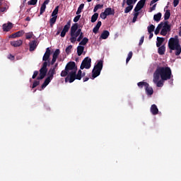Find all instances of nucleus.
I'll return each instance as SVG.
<instances>
[{
    "mask_svg": "<svg viewBox=\"0 0 181 181\" xmlns=\"http://www.w3.org/2000/svg\"><path fill=\"white\" fill-rule=\"evenodd\" d=\"M69 30V35L72 36V40H75V38L78 37L81 32V29L78 28V24L74 23L71 25V21H68L66 24L64 25V28L59 27L57 28V35H61V37H64L65 35Z\"/></svg>",
    "mask_w": 181,
    "mask_h": 181,
    "instance_id": "nucleus-1",
    "label": "nucleus"
},
{
    "mask_svg": "<svg viewBox=\"0 0 181 181\" xmlns=\"http://www.w3.org/2000/svg\"><path fill=\"white\" fill-rule=\"evenodd\" d=\"M172 74L170 67H158L153 73V79H162L168 81L171 79Z\"/></svg>",
    "mask_w": 181,
    "mask_h": 181,
    "instance_id": "nucleus-2",
    "label": "nucleus"
},
{
    "mask_svg": "<svg viewBox=\"0 0 181 181\" xmlns=\"http://www.w3.org/2000/svg\"><path fill=\"white\" fill-rule=\"evenodd\" d=\"M38 72L40 73L41 72L40 70H39ZM47 74V77L46 78V79H45V81L42 84V89H45V88H46V86L49 85V83H50V81L53 79V76L57 74V71L55 68H50L49 69V71H47V66H46V72L44 74H42V73H40V76L37 77V81L43 80V78H45Z\"/></svg>",
    "mask_w": 181,
    "mask_h": 181,
    "instance_id": "nucleus-3",
    "label": "nucleus"
},
{
    "mask_svg": "<svg viewBox=\"0 0 181 181\" xmlns=\"http://www.w3.org/2000/svg\"><path fill=\"white\" fill-rule=\"evenodd\" d=\"M168 49H170V53H173V51H174L175 56H179L181 54V45H180V41L177 36L170 38V40H168Z\"/></svg>",
    "mask_w": 181,
    "mask_h": 181,
    "instance_id": "nucleus-4",
    "label": "nucleus"
},
{
    "mask_svg": "<svg viewBox=\"0 0 181 181\" xmlns=\"http://www.w3.org/2000/svg\"><path fill=\"white\" fill-rule=\"evenodd\" d=\"M86 76L85 72H82L81 70L77 71H71L70 72H68L66 74V76H65V82H68L69 83H74L76 80H81V78L84 77Z\"/></svg>",
    "mask_w": 181,
    "mask_h": 181,
    "instance_id": "nucleus-5",
    "label": "nucleus"
},
{
    "mask_svg": "<svg viewBox=\"0 0 181 181\" xmlns=\"http://www.w3.org/2000/svg\"><path fill=\"white\" fill-rule=\"evenodd\" d=\"M50 49L49 48H46V52H45V54L43 55L42 61L43 63L42 64V67L40 68V72L42 74H45L46 72V67L49 66L50 65Z\"/></svg>",
    "mask_w": 181,
    "mask_h": 181,
    "instance_id": "nucleus-6",
    "label": "nucleus"
},
{
    "mask_svg": "<svg viewBox=\"0 0 181 181\" xmlns=\"http://www.w3.org/2000/svg\"><path fill=\"white\" fill-rule=\"evenodd\" d=\"M71 71H77V66H76V62H69L65 66V69L61 71V77L66 76L68 73Z\"/></svg>",
    "mask_w": 181,
    "mask_h": 181,
    "instance_id": "nucleus-7",
    "label": "nucleus"
},
{
    "mask_svg": "<svg viewBox=\"0 0 181 181\" xmlns=\"http://www.w3.org/2000/svg\"><path fill=\"white\" fill-rule=\"evenodd\" d=\"M137 86L140 89L144 87V91H146V95L148 96H152V95H153V88H152L147 82L140 81L137 83Z\"/></svg>",
    "mask_w": 181,
    "mask_h": 181,
    "instance_id": "nucleus-8",
    "label": "nucleus"
},
{
    "mask_svg": "<svg viewBox=\"0 0 181 181\" xmlns=\"http://www.w3.org/2000/svg\"><path fill=\"white\" fill-rule=\"evenodd\" d=\"M103 67V61H99L93 67V70L92 71V77L93 78H96V77L100 75V71Z\"/></svg>",
    "mask_w": 181,
    "mask_h": 181,
    "instance_id": "nucleus-9",
    "label": "nucleus"
},
{
    "mask_svg": "<svg viewBox=\"0 0 181 181\" xmlns=\"http://www.w3.org/2000/svg\"><path fill=\"white\" fill-rule=\"evenodd\" d=\"M92 59L88 57L84 58L83 62H81V65H80V69L83 70L84 69H89L91 67Z\"/></svg>",
    "mask_w": 181,
    "mask_h": 181,
    "instance_id": "nucleus-10",
    "label": "nucleus"
},
{
    "mask_svg": "<svg viewBox=\"0 0 181 181\" xmlns=\"http://www.w3.org/2000/svg\"><path fill=\"white\" fill-rule=\"evenodd\" d=\"M137 2V0H127V7H125V9H124V13H129V12L133 10V4H136Z\"/></svg>",
    "mask_w": 181,
    "mask_h": 181,
    "instance_id": "nucleus-11",
    "label": "nucleus"
},
{
    "mask_svg": "<svg viewBox=\"0 0 181 181\" xmlns=\"http://www.w3.org/2000/svg\"><path fill=\"white\" fill-rule=\"evenodd\" d=\"M146 2V0H140L139 2H137V4L136 5V7H134V12H139L141 8H143V6H144V4Z\"/></svg>",
    "mask_w": 181,
    "mask_h": 181,
    "instance_id": "nucleus-12",
    "label": "nucleus"
},
{
    "mask_svg": "<svg viewBox=\"0 0 181 181\" xmlns=\"http://www.w3.org/2000/svg\"><path fill=\"white\" fill-rule=\"evenodd\" d=\"M61 53V51H59V49H57L55 52H54V54H52V61H50V65L55 64V62H57V59H58V56H59V54Z\"/></svg>",
    "mask_w": 181,
    "mask_h": 181,
    "instance_id": "nucleus-13",
    "label": "nucleus"
},
{
    "mask_svg": "<svg viewBox=\"0 0 181 181\" xmlns=\"http://www.w3.org/2000/svg\"><path fill=\"white\" fill-rule=\"evenodd\" d=\"M28 45L30 47L29 51L33 52L36 49V47H37V42L36 40H33L28 43Z\"/></svg>",
    "mask_w": 181,
    "mask_h": 181,
    "instance_id": "nucleus-14",
    "label": "nucleus"
},
{
    "mask_svg": "<svg viewBox=\"0 0 181 181\" xmlns=\"http://www.w3.org/2000/svg\"><path fill=\"white\" fill-rule=\"evenodd\" d=\"M71 38H73V37H69V42L73 44L76 43V42H80L84 39L83 33L78 34V36L76 37L75 40H71Z\"/></svg>",
    "mask_w": 181,
    "mask_h": 181,
    "instance_id": "nucleus-15",
    "label": "nucleus"
},
{
    "mask_svg": "<svg viewBox=\"0 0 181 181\" xmlns=\"http://www.w3.org/2000/svg\"><path fill=\"white\" fill-rule=\"evenodd\" d=\"M167 80H159L158 78H153V83L156 84V87L158 88H161L162 86H163V81H165Z\"/></svg>",
    "mask_w": 181,
    "mask_h": 181,
    "instance_id": "nucleus-16",
    "label": "nucleus"
},
{
    "mask_svg": "<svg viewBox=\"0 0 181 181\" xmlns=\"http://www.w3.org/2000/svg\"><path fill=\"white\" fill-rule=\"evenodd\" d=\"M100 14L114 15L115 14V11L113 8L110 7H107L105 8V11L100 13Z\"/></svg>",
    "mask_w": 181,
    "mask_h": 181,
    "instance_id": "nucleus-17",
    "label": "nucleus"
},
{
    "mask_svg": "<svg viewBox=\"0 0 181 181\" xmlns=\"http://www.w3.org/2000/svg\"><path fill=\"white\" fill-rule=\"evenodd\" d=\"M23 45V40H18V41H11V46L13 47H19Z\"/></svg>",
    "mask_w": 181,
    "mask_h": 181,
    "instance_id": "nucleus-18",
    "label": "nucleus"
},
{
    "mask_svg": "<svg viewBox=\"0 0 181 181\" xmlns=\"http://www.w3.org/2000/svg\"><path fill=\"white\" fill-rule=\"evenodd\" d=\"M161 30H171V25L168 24V21H165L162 23V28H160Z\"/></svg>",
    "mask_w": 181,
    "mask_h": 181,
    "instance_id": "nucleus-19",
    "label": "nucleus"
},
{
    "mask_svg": "<svg viewBox=\"0 0 181 181\" xmlns=\"http://www.w3.org/2000/svg\"><path fill=\"white\" fill-rule=\"evenodd\" d=\"M49 4V0H45L43 4H42V6L40 7V15L45 13V10L46 9V5Z\"/></svg>",
    "mask_w": 181,
    "mask_h": 181,
    "instance_id": "nucleus-20",
    "label": "nucleus"
},
{
    "mask_svg": "<svg viewBox=\"0 0 181 181\" xmlns=\"http://www.w3.org/2000/svg\"><path fill=\"white\" fill-rule=\"evenodd\" d=\"M2 28L4 29V31L8 32L12 28V23H8L7 24H4Z\"/></svg>",
    "mask_w": 181,
    "mask_h": 181,
    "instance_id": "nucleus-21",
    "label": "nucleus"
},
{
    "mask_svg": "<svg viewBox=\"0 0 181 181\" xmlns=\"http://www.w3.org/2000/svg\"><path fill=\"white\" fill-rule=\"evenodd\" d=\"M158 107H156V105H152L151 106V113H152V115H158Z\"/></svg>",
    "mask_w": 181,
    "mask_h": 181,
    "instance_id": "nucleus-22",
    "label": "nucleus"
},
{
    "mask_svg": "<svg viewBox=\"0 0 181 181\" xmlns=\"http://www.w3.org/2000/svg\"><path fill=\"white\" fill-rule=\"evenodd\" d=\"M107 37H110V32L107 30H103L102 34H100V38H102V40H106L107 39Z\"/></svg>",
    "mask_w": 181,
    "mask_h": 181,
    "instance_id": "nucleus-23",
    "label": "nucleus"
},
{
    "mask_svg": "<svg viewBox=\"0 0 181 181\" xmlns=\"http://www.w3.org/2000/svg\"><path fill=\"white\" fill-rule=\"evenodd\" d=\"M163 41H165V38L160 37H156V47H161L160 45H162Z\"/></svg>",
    "mask_w": 181,
    "mask_h": 181,
    "instance_id": "nucleus-24",
    "label": "nucleus"
},
{
    "mask_svg": "<svg viewBox=\"0 0 181 181\" xmlns=\"http://www.w3.org/2000/svg\"><path fill=\"white\" fill-rule=\"evenodd\" d=\"M102 25V22L101 21H98V23L93 28V33L97 34L98 31H99V28H100V26Z\"/></svg>",
    "mask_w": 181,
    "mask_h": 181,
    "instance_id": "nucleus-25",
    "label": "nucleus"
},
{
    "mask_svg": "<svg viewBox=\"0 0 181 181\" xmlns=\"http://www.w3.org/2000/svg\"><path fill=\"white\" fill-rule=\"evenodd\" d=\"M158 54H159V55L165 54V45H161L158 47Z\"/></svg>",
    "mask_w": 181,
    "mask_h": 181,
    "instance_id": "nucleus-26",
    "label": "nucleus"
},
{
    "mask_svg": "<svg viewBox=\"0 0 181 181\" xmlns=\"http://www.w3.org/2000/svg\"><path fill=\"white\" fill-rule=\"evenodd\" d=\"M57 18L58 16H52V18H50V19L49 20V23L50 25V27H53V25H54L55 23L57 22Z\"/></svg>",
    "mask_w": 181,
    "mask_h": 181,
    "instance_id": "nucleus-27",
    "label": "nucleus"
},
{
    "mask_svg": "<svg viewBox=\"0 0 181 181\" xmlns=\"http://www.w3.org/2000/svg\"><path fill=\"white\" fill-rule=\"evenodd\" d=\"M84 52V47L78 46L77 47V55L81 56Z\"/></svg>",
    "mask_w": 181,
    "mask_h": 181,
    "instance_id": "nucleus-28",
    "label": "nucleus"
},
{
    "mask_svg": "<svg viewBox=\"0 0 181 181\" xmlns=\"http://www.w3.org/2000/svg\"><path fill=\"white\" fill-rule=\"evenodd\" d=\"M161 16H162V14L160 13H158L153 15V21H155V22H159V21H160Z\"/></svg>",
    "mask_w": 181,
    "mask_h": 181,
    "instance_id": "nucleus-29",
    "label": "nucleus"
},
{
    "mask_svg": "<svg viewBox=\"0 0 181 181\" xmlns=\"http://www.w3.org/2000/svg\"><path fill=\"white\" fill-rule=\"evenodd\" d=\"M161 28H162V22L158 24V26L156 27V30H153L155 31V35H158L159 34V31L161 30Z\"/></svg>",
    "mask_w": 181,
    "mask_h": 181,
    "instance_id": "nucleus-30",
    "label": "nucleus"
},
{
    "mask_svg": "<svg viewBox=\"0 0 181 181\" xmlns=\"http://www.w3.org/2000/svg\"><path fill=\"white\" fill-rule=\"evenodd\" d=\"M79 42L80 43L78 44V45H80V46H86L87 42H88V39L87 37H84V38H83V40H80Z\"/></svg>",
    "mask_w": 181,
    "mask_h": 181,
    "instance_id": "nucleus-31",
    "label": "nucleus"
},
{
    "mask_svg": "<svg viewBox=\"0 0 181 181\" xmlns=\"http://www.w3.org/2000/svg\"><path fill=\"white\" fill-rule=\"evenodd\" d=\"M171 16L170 10L165 11V13H164V21H168L170 19V16Z\"/></svg>",
    "mask_w": 181,
    "mask_h": 181,
    "instance_id": "nucleus-32",
    "label": "nucleus"
},
{
    "mask_svg": "<svg viewBox=\"0 0 181 181\" xmlns=\"http://www.w3.org/2000/svg\"><path fill=\"white\" fill-rule=\"evenodd\" d=\"M98 17H99V13H95V14H93V16H92V18L90 20V22H92V23L96 22V21H98Z\"/></svg>",
    "mask_w": 181,
    "mask_h": 181,
    "instance_id": "nucleus-33",
    "label": "nucleus"
},
{
    "mask_svg": "<svg viewBox=\"0 0 181 181\" xmlns=\"http://www.w3.org/2000/svg\"><path fill=\"white\" fill-rule=\"evenodd\" d=\"M83 8H84V4H80L78 8H77V11L76 12V15H79L80 13H81V11L83 10Z\"/></svg>",
    "mask_w": 181,
    "mask_h": 181,
    "instance_id": "nucleus-34",
    "label": "nucleus"
},
{
    "mask_svg": "<svg viewBox=\"0 0 181 181\" xmlns=\"http://www.w3.org/2000/svg\"><path fill=\"white\" fill-rule=\"evenodd\" d=\"M132 57H133V52L130 51V52H129V54L127 55V59H125V63L129 64V62H130Z\"/></svg>",
    "mask_w": 181,
    "mask_h": 181,
    "instance_id": "nucleus-35",
    "label": "nucleus"
},
{
    "mask_svg": "<svg viewBox=\"0 0 181 181\" xmlns=\"http://www.w3.org/2000/svg\"><path fill=\"white\" fill-rule=\"evenodd\" d=\"M39 75V76H40V72H39L38 71H34V73H33V76H31V78L33 79H36L37 77Z\"/></svg>",
    "mask_w": 181,
    "mask_h": 181,
    "instance_id": "nucleus-36",
    "label": "nucleus"
},
{
    "mask_svg": "<svg viewBox=\"0 0 181 181\" xmlns=\"http://www.w3.org/2000/svg\"><path fill=\"white\" fill-rule=\"evenodd\" d=\"M71 49H73V45H68V47L65 48V53L69 54V53H71Z\"/></svg>",
    "mask_w": 181,
    "mask_h": 181,
    "instance_id": "nucleus-37",
    "label": "nucleus"
},
{
    "mask_svg": "<svg viewBox=\"0 0 181 181\" xmlns=\"http://www.w3.org/2000/svg\"><path fill=\"white\" fill-rule=\"evenodd\" d=\"M155 30V25L153 24H151V25L148 26V33H152Z\"/></svg>",
    "mask_w": 181,
    "mask_h": 181,
    "instance_id": "nucleus-38",
    "label": "nucleus"
},
{
    "mask_svg": "<svg viewBox=\"0 0 181 181\" xmlns=\"http://www.w3.org/2000/svg\"><path fill=\"white\" fill-rule=\"evenodd\" d=\"M37 4V0H30L27 2L28 6H35Z\"/></svg>",
    "mask_w": 181,
    "mask_h": 181,
    "instance_id": "nucleus-39",
    "label": "nucleus"
},
{
    "mask_svg": "<svg viewBox=\"0 0 181 181\" xmlns=\"http://www.w3.org/2000/svg\"><path fill=\"white\" fill-rule=\"evenodd\" d=\"M59 9V6L55 7V9H54V11H52V15L51 16H52V17H55V16L57 17V15L58 14Z\"/></svg>",
    "mask_w": 181,
    "mask_h": 181,
    "instance_id": "nucleus-40",
    "label": "nucleus"
},
{
    "mask_svg": "<svg viewBox=\"0 0 181 181\" xmlns=\"http://www.w3.org/2000/svg\"><path fill=\"white\" fill-rule=\"evenodd\" d=\"M103 8V5L102 4H98L96 6H95V8H93V12H97L98 10L100 9Z\"/></svg>",
    "mask_w": 181,
    "mask_h": 181,
    "instance_id": "nucleus-41",
    "label": "nucleus"
},
{
    "mask_svg": "<svg viewBox=\"0 0 181 181\" xmlns=\"http://www.w3.org/2000/svg\"><path fill=\"white\" fill-rule=\"evenodd\" d=\"M40 84V81H34V82H33V86H31V88H35Z\"/></svg>",
    "mask_w": 181,
    "mask_h": 181,
    "instance_id": "nucleus-42",
    "label": "nucleus"
},
{
    "mask_svg": "<svg viewBox=\"0 0 181 181\" xmlns=\"http://www.w3.org/2000/svg\"><path fill=\"white\" fill-rule=\"evenodd\" d=\"M171 30H160V32L159 33L160 35L165 36L167 35V33L170 32Z\"/></svg>",
    "mask_w": 181,
    "mask_h": 181,
    "instance_id": "nucleus-43",
    "label": "nucleus"
},
{
    "mask_svg": "<svg viewBox=\"0 0 181 181\" xmlns=\"http://www.w3.org/2000/svg\"><path fill=\"white\" fill-rule=\"evenodd\" d=\"M108 16H114V14H105V13H100V15H99V16L100 17V18L105 20L106 19V17Z\"/></svg>",
    "mask_w": 181,
    "mask_h": 181,
    "instance_id": "nucleus-44",
    "label": "nucleus"
},
{
    "mask_svg": "<svg viewBox=\"0 0 181 181\" xmlns=\"http://www.w3.org/2000/svg\"><path fill=\"white\" fill-rule=\"evenodd\" d=\"M33 37V33H28L25 35V39L26 40H30Z\"/></svg>",
    "mask_w": 181,
    "mask_h": 181,
    "instance_id": "nucleus-45",
    "label": "nucleus"
},
{
    "mask_svg": "<svg viewBox=\"0 0 181 181\" xmlns=\"http://www.w3.org/2000/svg\"><path fill=\"white\" fill-rule=\"evenodd\" d=\"M12 35H21L23 36V35H24V30H20L16 33H13Z\"/></svg>",
    "mask_w": 181,
    "mask_h": 181,
    "instance_id": "nucleus-46",
    "label": "nucleus"
},
{
    "mask_svg": "<svg viewBox=\"0 0 181 181\" xmlns=\"http://www.w3.org/2000/svg\"><path fill=\"white\" fill-rule=\"evenodd\" d=\"M81 17V16H80V15L76 16V17H74V19L73 20V21L74 23L78 22V21L80 20Z\"/></svg>",
    "mask_w": 181,
    "mask_h": 181,
    "instance_id": "nucleus-47",
    "label": "nucleus"
},
{
    "mask_svg": "<svg viewBox=\"0 0 181 181\" xmlns=\"http://www.w3.org/2000/svg\"><path fill=\"white\" fill-rule=\"evenodd\" d=\"M8 10V6H5V7H0V11L4 13Z\"/></svg>",
    "mask_w": 181,
    "mask_h": 181,
    "instance_id": "nucleus-48",
    "label": "nucleus"
},
{
    "mask_svg": "<svg viewBox=\"0 0 181 181\" xmlns=\"http://www.w3.org/2000/svg\"><path fill=\"white\" fill-rule=\"evenodd\" d=\"M8 59L11 60V61H13L15 59V57H13V55L9 54V55H8Z\"/></svg>",
    "mask_w": 181,
    "mask_h": 181,
    "instance_id": "nucleus-49",
    "label": "nucleus"
},
{
    "mask_svg": "<svg viewBox=\"0 0 181 181\" xmlns=\"http://www.w3.org/2000/svg\"><path fill=\"white\" fill-rule=\"evenodd\" d=\"M144 40V36H141V37H140V40L139 42V45H141L143 44V41Z\"/></svg>",
    "mask_w": 181,
    "mask_h": 181,
    "instance_id": "nucleus-50",
    "label": "nucleus"
},
{
    "mask_svg": "<svg viewBox=\"0 0 181 181\" xmlns=\"http://www.w3.org/2000/svg\"><path fill=\"white\" fill-rule=\"evenodd\" d=\"M178 2H179L178 0H174L173 1L174 7H177V6L178 5Z\"/></svg>",
    "mask_w": 181,
    "mask_h": 181,
    "instance_id": "nucleus-51",
    "label": "nucleus"
},
{
    "mask_svg": "<svg viewBox=\"0 0 181 181\" xmlns=\"http://www.w3.org/2000/svg\"><path fill=\"white\" fill-rule=\"evenodd\" d=\"M21 36H22V35H13V34L11 35V38L20 37H21Z\"/></svg>",
    "mask_w": 181,
    "mask_h": 181,
    "instance_id": "nucleus-52",
    "label": "nucleus"
},
{
    "mask_svg": "<svg viewBox=\"0 0 181 181\" xmlns=\"http://www.w3.org/2000/svg\"><path fill=\"white\" fill-rule=\"evenodd\" d=\"M156 8V4H153V6L151 7V12L155 11Z\"/></svg>",
    "mask_w": 181,
    "mask_h": 181,
    "instance_id": "nucleus-53",
    "label": "nucleus"
},
{
    "mask_svg": "<svg viewBox=\"0 0 181 181\" xmlns=\"http://www.w3.org/2000/svg\"><path fill=\"white\" fill-rule=\"evenodd\" d=\"M159 0H152L151 1V6L153 5L155 3L158 2Z\"/></svg>",
    "mask_w": 181,
    "mask_h": 181,
    "instance_id": "nucleus-54",
    "label": "nucleus"
},
{
    "mask_svg": "<svg viewBox=\"0 0 181 181\" xmlns=\"http://www.w3.org/2000/svg\"><path fill=\"white\" fill-rule=\"evenodd\" d=\"M127 4V0H122V6L124 7V5Z\"/></svg>",
    "mask_w": 181,
    "mask_h": 181,
    "instance_id": "nucleus-55",
    "label": "nucleus"
},
{
    "mask_svg": "<svg viewBox=\"0 0 181 181\" xmlns=\"http://www.w3.org/2000/svg\"><path fill=\"white\" fill-rule=\"evenodd\" d=\"M88 81V78L86 77V78H83V82H87Z\"/></svg>",
    "mask_w": 181,
    "mask_h": 181,
    "instance_id": "nucleus-56",
    "label": "nucleus"
},
{
    "mask_svg": "<svg viewBox=\"0 0 181 181\" xmlns=\"http://www.w3.org/2000/svg\"><path fill=\"white\" fill-rule=\"evenodd\" d=\"M139 16V11L134 13V16L133 18H137Z\"/></svg>",
    "mask_w": 181,
    "mask_h": 181,
    "instance_id": "nucleus-57",
    "label": "nucleus"
},
{
    "mask_svg": "<svg viewBox=\"0 0 181 181\" xmlns=\"http://www.w3.org/2000/svg\"><path fill=\"white\" fill-rule=\"evenodd\" d=\"M149 34V39H152V37H153V33H151Z\"/></svg>",
    "mask_w": 181,
    "mask_h": 181,
    "instance_id": "nucleus-58",
    "label": "nucleus"
},
{
    "mask_svg": "<svg viewBox=\"0 0 181 181\" xmlns=\"http://www.w3.org/2000/svg\"><path fill=\"white\" fill-rule=\"evenodd\" d=\"M136 20H137V17H133L132 23H136Z\"/></svg>",
    "mask_w": 181,
    "mask_h": 181,
    "instance_id": "nucleus-59",
    "label": "nucleus"
},
{
    "mask_svg": "<svg viewBox=\"0 0 181 181\" xmlns=\"http://www.w3.org/2000/svg\"><path fill=\"white\" fill-rule=\"evenodd\" d=\"M57 67H58V63L55 64V65L54 66V67L51 68V69H55V70L57 69Z\"/></svg>",
    "mask_w": 181,
    "mask_h": 181,
    "instance_id": "nucleus-60",
    "label": "nucleus"
},
{
    "mask_svg": "<svg viewBox=\"0 0 181 181\" xmlns=\"http://www.w3.org/2000/svg\"><path fill=\"white\" fill-rule=\"evenodd\" d=\"M25 21L29 22L30 21V17L25 18Z\"/></svg>",
    "mask_w": 181,
    "mask_h": 181,
    "instance_id": "nucleus-61",
    "label": "nucleus"
},
{
    "mask_svg": "<svg viewBox=\"0 0 181 181\" xmlns=\"http://www.w3.org/2000/svg\"><path fill=\"white\" fill-rule=\"evenodd\" d=\"M178 36L181 37V28L180 29V31L178 32Z\"/></svg>",
    "mask_w": 181,
    "mask_h": 181,
    "instance_id": "nucleus-62",
    "label": "nucleus"
},
{
    "mask_svg": "<svg viewBox=\"0 0 181 181\" xmlns=\"http://www.w3.org/2000/svg\"><path fill=\"white\" fill-rule=\"evenodd\" d=\"M2 2H4V0H0V6H2Z\"/></svg>",
    "mask_w": 181,
    "mask_h": 181,
    "instance_id": "nucleus-63",
    "label": "nucleus"
},
{
    "mask_svg": "<svg viewBox=\"0 0 181 181\" xmlns=\"http://www.w3.org/2000/svg\"><path fill=\"white\" fill-rule=\"evenodd\" d=\"M87 2H92V0H86Z\"/></svg>",
    "mask_w": 181,
    "mask_h": 181,
    "instance_id": "nucleus-64",
    "label": "nucleus"
}]
</instances>
